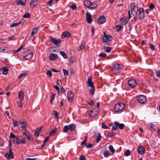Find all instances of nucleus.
<instances>
[{"label":"nucleus","mask_w":160,"mask_h":160,"mask_svg":"<svg viewBox=\"0 0 160 160\" xmlns=\"http://www.w3.org/2000/svg\"><path fill=\"white\" fill-rule=\"evenodd\" d=\"M113 68L112 69L113 73L116 74L120 73L121 71L122 65L120 64H115L114 65Z\"/></svg>","instance_id":"f257e3e1"},{"label":"nucleus","mask_w":160,"mask_h":160,"mask_svg":"<svg viewBox=\"0 0 160 160\" xmlns=\"http://www.w3.org/2000/svg\"><path fill=\"white\" fill-rule=\"evenodd\" d=\"M125 107V105L122 103L116 104L114 106V110L116 112H120L123 110Z\"/></svg>","instance_id":"f03ea898"},{"label":"nucleus","mask_w":160,"mask_h":160,"mask_svg":"<svg viewBox=\"0 0 160 160\" xmlns=\"http://www.w3.org/2000/svg\"><path fill=\"white\" fill-rule=\"evenodd\" d=\"M104 37L102 39V42L105 45H109L108 41H111L112 39V37L111 35H107L105 32H104Z\"/></svg>","instance_id":"7ed1b4c3"},{"label":"nucleus","mask_w":160,"mask_h":160,"mask_svg":"<svg viewBox=\"0 0 160 160\" xmlns=\"http://www.w3.org/2000/svg\"><path fill=\"white\" fill-rule=\"evenodd\" d=\"M49 40L55 45L58 46L61 42V40L59 38H55L51 36L49 37Z\"/></svg>","instance_id":"20e7f679"},{"label":"nucleus","mask_w":160,"mask_h":160,"mask_svg":"<svg viewBox=\"0 0 160 160\" xmlns=\"http://www.w3.org/2000/svg\"><path fill=\"white\" fill-rule=\"evenodd\" d=\"M131 5V13L133 15H135L137 14L138 11V8L135 5L134 2H132L130 4Z\"/></svg>","instance_id":"39448f33"},{"label":"nucleus","mask_w":160,"mask_h":160,"mask_svg":"<svg viewBox=\"0 0 160 160\" xmlns=\"http://www.w3.org/2000/svg\"><path fill=\"white\" fill-rule=\"evenodd\" d=\"M33 56L32 52L28 51L25 52L23 55V58L26 60H28L31 59Z\"/></svg>","instance_id":"423d86ee"},{"label":"nucleus","mask_w":160,"mask_h":160,"mask_svg":"<svg viewBox=\"0 0 160 160\" xmlns=\"http://www.w3.org/2000/svg\"><path fill=\"white\" fill-rule=\"evenodd\" d=\"M137 99L140 103L144 104L147 102V99L146 97L143 95H140L137 97Z\"/></svg>","instance_id":"0eeeda50"},{"label":"nucleus","mask_w":160,"mask_h":160,"mask_svg":"<svg viewBox=\"0 0 160 160\" xmlns=\"http://www.w3.org/2000/svg\"><path fill=\"white\" fill-rule=\"evenodd\" d=\"M84 5L85 7L88 8L93 9L95 8L93 4L88 0L85 1L84 2Z\"/></svg>","instance_id":"6e6552de"},{"label":"nucleus","mask_w":160,"mask_h":160,"mask_svg":"<svg viewBox=\"0 0 160 160\" xmlns=\"http://www.w3.org/2000/svg\"><path fill=\"white\" fill-rule=\"evenodd\" d=\"M67 100L70 102H72L74 97V93L72 91H69L67 93Z\"/></svg>","instance_id":"1a4fd4ad"},{"label":"nucleus","mask_w":160,"mask_h":160,"mask_svg":"<svg viewBox=\"0 0 160 160\" xmlns=\"http://www.w3.org/2000/svg\"><path fill=\"white\" fill-rule=\"evenodd\" d=\"M129 86L131 88L135 87L137 84L136 81L134 79L129 80L128 82Z\"/></svg>","instance_id":"9d476101"},{"label":"nucleus","mask_w":160,"mask_h":160,"mask_svg":"<svg viewBox=\"0 0 160 160\" xmlns=\"http://www.w3.org/2000/svg\"><path fill=\"white\" fill-rule=\"evenodd\" d=\"M138 153L141 155H142L145 153V150L144 148L142 146H139L138 147Z\"/></svg>","instance_id":"9b49d317"},{"label":"nucleus","mask_w":160,"mask_h":160,"mask_svg":"<svg viewBox=\"0 0 160 160\" xmlns=\"http://www.w3.org/2000/svg\"><path fill=\"white\" fill-rule=\"evenodd\" d=\"M86 20L88 23H91L92 21L91 15V14L88 12H87L86 13Z\"/></svg>","instance_id":"f8f14e48"},{"label":"nucleus","mask_w":160,"mask_h":160,"mask_svg":"<svg viewBox=\"0 0 160 160\" xmlns=\"http://www.w3.org/2000/svg\"><path fill=\"white\" fill-rule=\"evenodd\" d=\"M139 13L140 19H142L144 18L145 17V15L144 12V9L142 8H140L139 9Z\"/></svg>","instance_id":"ddd939ff"},{"label":"nucleus","mask_w":160,"mask_h":160,"mask_svg":"<svg viewBox=\"0 0 160 160\" xmlns=\"http://www.w3.org/2000/svg\"><path fill=\"white\" fill-rule=\"evenodd\" d=\"M92 78L91 76H90L88 78L87 83L88 86H90L91 88L93 87L94 85L93 82L92 81Z\"/></svg>","instance_id":"4468645a"},{"label":"nucleus","mask_w":160,"mask_h":160,"mask_svg":"<svg viewBox=\"0 0 160 160\" xmlns=\"http://www.w3.org/2000/svg\"><path fill=\"white\" fill-rule=\"evenodd\" d=\"M71 36L70 33L68 32H64L62 34L61 36L62 39L66 37L69 38Z\"/></svg>","instance_id":"2eb2a0df"},{"label":"nucleus","mask_w":160,"mask_h":160,"mask_svg":"<svg viewBox=\"0 0 160 160\" xmlns=\"http://www.w3.org/2000/svg\"><path fill=\"white\" fill-rule=\"evenodd\" d=\"M98 23L100 24H103L106 21V18L104 16H102L98 19Z\"/></svg>","instance_id":"dca6fc26"},{"label":"nucleus","mask_w":160,"mask_h":160,"mask_svg":"<svg viewBox=\"0 0 160 160\" xmlns=\"http://www.w3.org/2000/svg\"><path fill=\"white\" fill-rule=\"evenodd\" d=\"M58 56L57 54L53 53H51L49 54V58L52 61H54L58 58Z\"/></svg>","instance_id":"f3484780"},{"label":"nucleus","mask_w":160,"mask_h":160,"mask_svg":"<svg viewBox=\"0 0 160 160\" xmlns=\"http://www.w3.org/2000/svg\"><path fill=\"white\" fill-rule=\"evenodd\" d=\"M38 1L37 0H32L30 2V8H32L38 4Z\"/></svg>","instance_id":"a211bd4d"},{"label":"nucleus","mask_w":160,"mask_h":160,"mask_svg":"<svg viewBox=\"0 0 160 160\" xmlns=\"http://www.w3.org/2000/svg\"><path fill=\"white\" fill-rule=\"evenodd\" d=\"M68 126L69 130L71 132L74 131L76 128V125L74 124H71Z\"/></svg>","instance_id":"6ab92c4d"},{"label":"nucleus","mask_w":160,"mask_h":160,"mask_svg":"<svg viewBox=\"0 0 160 160\" xmlns=\"http://www.w3.org/2000/svg\"><path fill=\"white\" fill-rule=\"evenodd\" d=\"M26 3V0H18V1L16 2L17 5H21L24 6Z\"/></svg>","instance_id":"aec40b11"},{"label":"nucleus","mask_w":160,"mask_h":160,"mask_svg":"<svg viewBox=\"0 0 160 160\" xmlns=\"http://www.w3.org/2000/svg\"><path fill=\"white\" fill-rule=\"evenodd\" d=\"M24 92L22 91H20L18 94V98L19 100L22 101L24 99Z\"/></svg>","instance_id":"412c9836"},{"label":"nucleus","mask_w":160,"mask_h":160,"mask_svg":"<svg viewBox=\"0 0 160 160\" xmlns=\"http://www.w3.org/2000/svg\"><path fill=\"white\" fill-rule=\"evenodd\" d=\"M23 134L25 135L27 137L29 141L32 142L33 141V138L29 133H28V134H26V132H24L23 133Z\"/></svg>","instance_id":"4be33fe9"},{"label":"nucleus","mask_w":160,"mask_h":160,"mask_svg":"<svg viewBox=\"0 0 160 160\" xmlns=\"http://www.w3.org/2000/svg\"><path fill=\"white\" fill-rule=\"evenodd\" d=\"M95 139L96 140V142H98L101 139V136L100 133L99 132H98V133L97 135L95 136Z\"/></svg>","instance_id":"5701e85b"},{"label":"nucleus","mask_w":160,"mask_h":160,"mask_svg":"<svg viewBox=\"0 0 160 160\" xmlns=\"http://www.w3.org/2000/svg\"><path fill=\"white\" fill-rule=\"evenodd\" d=\"M26 122L20 121V124L21 125L22 128L24 130H26Z\"/></svg>","instance_id":"b1692460"},{"label":"nucleus","mask_w":160,"mask_h":160,"mask_svg":"<svg viewBox=\"0 0 160 160\" xmlns=\"http://www.w3.org/2000/svg\"><path fill=\"white\" fill-rule=\"evenodd\" d=\"M120 22L122 25H125L128 23V21L124 18H121L120 20Z\"/></svg>","instance_id":"393cba45"},{"label":"nucleus","mask_w":160,"mask_h":160,"mask_svg":"<svg viewBox=\"0 0 160 160\" xmlns=\"http://www.w3.org/2000/svg\"><path fill=\"white\" fill-rule=\"evenodd\" d=\"M2 70V74L4 75H7L8 73V69L6 67H4L1 69Z\"/></svg>","instance_id":"a878e982"},{"label":"nucleus","mask_w":160,"mask_h":160,"mask_svg":"<svg viewBox=\"0 0 160 160\" xmlns=\"http://www.w3.org/2000/svg\"><path fill=\"white\" fill-rule=\"evenodd\" d=\"M98 113V112H93V111L92 110L90 111V112L89 113V116L91 117H94L97 115Z\"/></svg>","instance_id":"bb28decb"},{"label":"nucleus","mask_w":160,"mask_h":160,"mask_svg":"<svg viewBox=\"0 0 160 160\" xmlns=\"http://www.w3.org/2000/svg\"><path fill=\"white\" fill-rule=\"evenodd\" d=\"M38 27H36L32 30V32L31 34V37L35 35V34L37 33L38 31Z\"/></svg>","instance_id":"cd10ccee"},{"label":"nucleus","mask_w":160,"mask_h":160,"mask_svg":"<svg viewBox=\"0 0 160 160\" xmlns=\"http://www.w3.org/2000/svg\"><path fill=\"white\" fill-rule=\"evenodd\" d=\"M60 54L62 56L64 59L67 58V56L65 52L63 51H59Z\"/></svg>","instance_id":"c85d7f7f"},{"label":"nucleus","mask_w":160,"mask_h":160,"mask_svg":"<svg viewBox=\"0 0 160 160\" xmlns=\"http://www.w3.org/2000/svg\"><path fill=\"white\" fill-rule=\"evenodd\" d=\"M110 155V152L109 150H106L104 152V157L105 158L108 157Z\"/></svg>","instance_id":"c756f323"},{"label":"nucleus","mask_w":160,"mask_h":160,"mask_svg":"<svg viewBox=\"0 0 160 160\" xmlns=\"http://www.w3.org/2000/svg\"><path fill=\"white\" fill-rule=\"evenodd\" d=\"M74 62V58L73 56H71L69 59L68 64L70 66Z\"/></svg>","instance_id":"7c9ffc66"},{"label":"nucleus","mask_w":160,"mask_h":160,"mask_svg":"<svg viewBox=\"0 0 160 160\" xmlns=\"http://www.w3.org/2000/svg\"><path fill=\"white\" fill-rule=\"evenodd\" d=\"M95 88L94 86L92 88H91L90 89L89 91L90 94H91V95H92L94 94L95 92Z\"/></svg>","instance_id":"2f4dec72"},{"label":"nucleus","mask_w":160,"mask_h":160,"mask_svg":"<svg viewBox=\"0 0 160 160\" xmlns=\"http://www.w3.org/2000/svg\"><path fill=\"white\" fill-rule=\"evenodd\" d=\"M104 49L105 52H110L112 50V48L109 47H105Z\"/></svg>","instance_id":"473e14b6"},{"label":"nucleus","mask_w":160,"mask_h":160,"mask_svg":"<svg viewBox=\"0 0 160 160\" xmlns=\"http://www.w3.org/2000/svg\"><path fill=\"white\" fill-rule=\"evenodd\" d=\"M57 128H55L54 129H52L49 133V135L51 136L52 135V134H54L56 132Z\"/></svg>","instance_id":"72a5a7b5"},{"label":"nucleus","mask_w":160,"mask_h":160,"mask_svg":"<svg viewBox=\"0 0 160 160\" xmlns=\"http://www.w3.org/2000/svg\"><path fill=\"white\" fill-rule=\"evenodd\" d=\"M12 123L14 127H18V121L13 119Z\"/></svg>","instance_id":"f704fd0d"},{"label":"nucleus","mask_w":160,"mask_h":160,"mask_svg":"<svg viewBox=\"0 0 160 160\" xmlns=\"http://www.w3.org/2000/svg\"><path fill=\"white\" fill-rule=\"evenodd\" d=\"M46 75L49 77H51L52 76V71L51 70H48L46 72Z\"/></svg>","instance_id":"c9c22d12"},{"label":"nucleus","mask_w":160,"mask_h":160,"mask_svg":"<svg viewBox=\"0 0 160 160\" xmlns=\"http://www.w3.org/2000/svg\"><path fill=\"white\" fill-rule=\"evenodd\" d=\"M13 140V142L14 143H16L17 144L20 145V143L19 142L18 140H19V138L18 137H16Z\"/></svg>","instance_id":"e433bc0d"},{"label":"nucleus","mask_w":160,"mask_h":160,"mask_svg":"<svg viewBox=\"0 0 160 160\" xmlns=\"http://www.w3.org/2000/svg\"><path fill=\"white\" fill-rule=\"evenodd\" d=\"M19 142L20 143V145L21 143L25 144L26 142L25 141V139L24 138H23L21 139H20L19 138V140H18Z\"/></svg>","instance_id":"4c0bfd02"},{"label":"nucleus","mask_w":160,"mask_h":160,"mask_svg":"<svg viewBox=\"0 0 160 160\" xmlns=\"http://www.w3.org/2000/svg\"><path fill=\"white\" fill-rule=\"evenodd\" d=\"M68 126L67 125H66L64 127L63 130V131L64 132H67L68 130H69Z\"/></svg>","instance_id":"58836bf2"},{"label":"nucleus","mask_w":160,"mask_h":160,"mask_svg":"<svg viewBox=\"0 0 160 160\" xmlns=\"http://www.w3.org/2000/svg\"><path fill=\"white\" fill-rule=\"evenodd\" d=\"M109 149L110 151L112 152L113 153H114L115 152V150L114 149L112 145H110L109 146Z\"/></svg>","instance_id":"ea45409f"},{"label":"nucleus","mask_w":160,"mask_h":160,"mask_svg":"<svg viewBox=\"0 0 160 160\" xmlns=\"http://www.w3.org/2000/svg\"><path fill=\"white\" fill-rule=\"evenodd\" d=\"M131 154V152L129 150H126L124 153V155L126 156H128L130 155Z\"/></svg>","instance_id":"a19ab883"},{"label":"nucleus","mask_w":160,"mask_h":160,"mask_svg":"<svg viewBox=\"0 0 160 160\" xmlns=\"http://www.w3.org/2000/svg\"><path fill=\"white\" fill-rule=\"evenodd\" d=\"M52 114L55 116V118L58 119L59 113L56 111H54L52 112Z\"/></svg>","instance_id":"79ce46f5"},{"label":"nucleus","mask_w":160,"mask_h":160,"mask_svg":"<svg viewBox=\"0 0 160 160\" xmlns=\"http://www.w3.org/2000/svg\"><path fill=\"white\" fill-rule=\"evenodd\" d=\"M150 48L153 51L155 50V48L154 46L152 43H150L149 45Z\"/></svg>","instance_id":"37998d69"},{"label":"nucleus","mask_w":160,"mask_h":160,"mask_svg":"<svg viewBox=\"0 0 160 160\" xmlns=\"http://www.w3.org/2000/svg\"><path fill=\"white\" fill-rule=\"evenodd\" d=\"M87 103L88 104L91 106H92L93 105L94 103V102L93 100L90 99L89 101H88L87 102Z\"/></svg>","instance_id":"c03bdc74"},{"label":"nucleus","mask_w":160,"mask_h":160,"mask_svg":"<svg viewBox=\"0 0 160 160\" xmlns=\"http://www.w3.org/2000/svg\"><path fill=\"white\" fill-rule=\"evenodd\" d=\"M9 154L10 155V156L11 157V158H13L14 157H13V152H12L11 148H10L9 149Z\"/></svg>","instance_id":"a18cd8bd"},{"label":"nucleus","mask_w":160,"mask_h":160,"mask_svg":"<svg viewBox=\"0 0 160 160\" xmlns=\"http://www.w3.org/2000/svg\"><path fill=\"white\" fill-rule=\"evenodd\" d=\"M16 137V136L12 132L10 133V135L9 137V138H15Z\"/></svg>","instance_id":"49530a36"},{"label":"nucleus","mask_w":160,"mask_h":160,"mask_svg":"<svg viewBox=\"0 0 160 160\" xmlns=\"http://www.w3.org/2000/svg\"><path fill=\"white\" fill-rule=\"evenodd\" d=\"M30 17V14L28 13H28H27L26 14H24V16H23V17L24 18H29Z\"/></svg>","instance_id":"de8ad7c7"},{"label":"nucleus","mask_w":160,"mask_h":160,"mask_svg":"<svg viewBox=\"0 0 160 160\" xmlns=\"http://www.w3.org/2000/svg\"><path fill=\"white\" fill-rule=\"evenodd\" d=\"M18 25V22L14 23L10 25V27L11 28H12V27H15L17 26Z\"/></svg>","instance_id":"09e8293b"},{"label":"nucleus","mask_w":160,"mask_h":160,"mask_svg":"<svg viewBox=\"0 0 160 160\" xmlns=\"http://www.w3.org/2000/svg\"><path fill=\"white\" fill-rule=\"evenodd\" d=\"M55 97V94H53L50 97V102L51 103L54 100V97Z\"/></svg>","instance_id":"8fccbe9b"},{"label":"nucleus","mask_w":160,"mask_h":160,"mask_svg":"<svg viewBox=\"0 0 160 160\" xmlns=\"http://www.w3.org/2000/svg\"><path fill=\"white\" fill-rule=\"evenodd\" d=\"M87 142V137L81 143V145L82 146H84L86 144V143Z\"/></svg>","instance_id":"3c124183"},{"label":"nucleus","mask_w":160,"mask_h":160,"mask_svg":"<svg viewBox=\"0 0 160 160\" xmlns=\"http://www.w3.org/2000/svg\"><path fill=\"white\" fill-rule=\"evenodd\" d=\"M102 128L104 129H107L108 128L107 126L106 125V124L104 123H102Z\"/></svg>","instance_id":"603ef678"},{"label":"nucleus","mask_w":160,"mask_h":160,"mask_svg":"<svg viewBox=\"0 0 160 160\" xmlns=\"http://www.w3.org/2000/svg\"><path fill=\"white\" fill-rule=\"evenodd\" d=\"M94 145V144H89L86 145V147L87 148H90Z\"/></svg>","instance_id":"864d4df0"},{"label":"nucleus","mask_w":160,"mask_h":160,"mask_svg":"<svg viewBox=\"0 0 160 160\" xmlns=\"http://www.w3.org/2000/svg\"><path fill=\"white\" fill-rule=\"evenodd\" d=\"M116 28L117 29V31L119 32L121 29L122 26L118 25L116 26Z\"/></svg>","instance_id":"5fc2aeb1"},{"label":"nucleus","mask_w":160,"mask_h":160,"mask_svg":"<svg viewBox=\"0 0 160 160\" xmlns=\"http://www.w3.org/2000/svg\"><path fill=\"white\" fill-rule=\"evenodd\" d=\"M25 47V46L24 45H22L17 50L15 51V52H18L22 49V48Z\"/></svg>","instance_id":"6e6d98bb"},{"label":"nucleus","mask_w":160,"mask_h":160,"mask_svg":"<svg viewBox=\"0 0 160 160\" xmlns=\"http://www.w3.org/2000/svg\"><path fill=\"white\" fill-rule=\"evenodd\" d=\"M84 45L83 44H81L79 47V51H81L83 49L84 47Z\"/></svg>","instance_id":"4d7b16f0"},{"label":"nucleus","mask_w":160,"mask_h":160,"mask_svg":"<svg viewBox=\"0 0 160 160\" xmlns=\"http://www.w3.org/2000/svg\"><path fill=\"white\" fill-rule=\"evenodd\" d=\"M99 55L101 57H105L106 56L107 54L104 52H102Z\"/></svg>","instance_id":"13d9d810"},{"label":"nucleus","mask_w":160,"mask_h":160,"mask_svg":"<svg viewBox=\"0 0 160 160\" xmlns=\"http://www.w3.org/2000/svg\"><path fill=\"white\" fill-rule=\"evenodd\" d=\"M63 73L65 76H67L68 74V72L67 70L63 69Z\"/></svg>","instance_id":"bf43d9fd"},{"label":"nucleus","mask_w":160,"mask_h":160,"mask_svg":"<svg viewBox=\"0 0 160 160\" xmlns=\"http://www.w3.org/2000/svg\"><path fill=\"white\" fill-rule=\"evenodd\" d=\"M5 157L7 159H9L10 158H11L10 156V155L8 153H7L5 154L4 155Z\"/></svg>","instance_id":"052dcab7"},{"label":"nucleus","mask_w":160,"mask_h":160,"mask_svg":"<svg viewBox=\"0 0 160 160\" xmlns=\"http://www.w3.org/2000/svg\"><path fill=\"white\" fill-rule=\"evenodd\" d=\"M26 74V72H23V73L21 74L19 76V79L21 78L24 75H25Z\"/></svg>","instance_id":"680f3d73"},{"label":"nucleus","mask_w":160,"mask_h":160,"mask_svg":"<svg viewBox=\"0 0 160 160\" xmlns=\"http://www.w3.org/2000/svg\"><path fill=\"white\" fill-rule=\"evenodd\" d=\"M154 6L153 4L151 3L149 6V8L151 9H152L154 8Z\"/></svg>","instance_id":"e2e57ef3"},{"label":"nucleus","mask_w":160,"mask_h":160,"mask_svg":"<svg viewBox=\"0 0 160 160\" xmlns=\"http://www.w3.org/2000/svg\"><path fill=\"white\" fill-rule=\"evenodd\" d=\"M17 103L18 107H19L21 108L22 107V104L21 102L19 101L17 102Z\"/></svg>","instance_id":"0e129e2a"},{"label":"nucleus","mask_w":160,"mask_h":160,"mask_svg":"<svg viewBox=\"0 0 160 160\" xmlns=\"http://www.w3.org/2000/svg\"><path fill=\"white\" fill-rule=\"evenodd\" d=\"M114 133L113 132H109L108 135V137H111L112 136H114Z\"/></svg>","instance_id":"69168bd1"},{"label":"nucleus","mask_w":160,"mask_h":160,"mask_svg":"<svg viewBox=\"0 0 160 160\" xmlns=\"http://www.w3.org/2000/svg\"><path fill=\"white\" fill-rule=\"evenodd\" d=\"M85 157L84 156H82L79 157V160H85Z\"/></svg>","instance_id":"338daca9"},{"label":"nucleus","mask_w":160,"mask_h":160,"mask_svg":"<svg viewBox=\"0 0 160 160\" xmlns=\"http://www.w3.org/2000/svg\"><path fill=\"white\" fill-rule=\"evenodd\" d=\"M124 126V124L123 123L120 124L118 127L121 129H122L123 128Z\"/></svg>","instance_id":"774afa93"}]
</instances>
